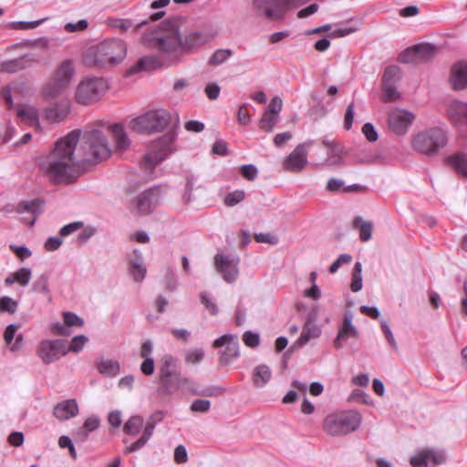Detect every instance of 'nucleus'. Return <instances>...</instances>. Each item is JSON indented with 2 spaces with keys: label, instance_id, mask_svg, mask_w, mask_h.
I'll return each mask as SVG.
<instances>
[{
  "label": "nucleus",
  "instance_id": "1",
  "mask_svg": "<svg viewBox=\"0 0 467 467\" xmlns=\"http://www.w3.org/2000/svg\"><path fill=\"white\" fill-rule=\"evenodd\" d=\"M80 130H75L59 139L54 149L38 159L40 170L55 183H70L78 176L83 163L78 144Z\"/></svg>",
  "mask_w": 467,
  "mask_h": 467
},
{
  "label": "nucleus",
  "instance_id": "2",
  "mask_svg": "<svg viewBox=\"0 0 467 467\" xmlns=\"http://www.w3.org/2000/svg\"><path fill=\"white\" fill-rule=\"evenodd\" d=\"M181 22L182 18L180 17L165 21L161 30L166 39L160 40L162 48L168 52L170 59L179 63L190 50L203 46L215 37V34L201 30H189L182 36L180 34Z\"/></svg>",
  "mask_w": 467,
  "mask_h": 467
},
{
  "label": "nucleus",
  "instance_id": "3",
  "mask_svg": "<svg viewBox=\"0 0 467 467\" xmlns=\"http://www.w3.org/2000/svg\"><path fill=\"white\" fill-rule=\"evenodd\" d=\"M77 77L76 64L71 59L58 63L48 79L44 82L39 90V96L45 100H53L62 97L70 89Z\"/></svg>",
  "mask_w": 467,
  "mask_h": 467
},
{
  "label": "nucleus",
  "instance_id": "4",
  "mask_svg": "<svg viewBox=\"0 0 467 467\" xmlns=\"http://www.w3.org/2000/svg\"><path fill=\"white\" fill-rule=\"evenodd\" d=\"M126 55L127 46L124 41L109 39L88 48L84 61L88 67H106L120 63Z\"/></svg>",
  "mask_w": 467,
  "mask_h": 467
},
{
  "label": "nucleus",
  "instance_id": "5",
  "mask_svg": "<svg viewBox=\"0 0 467 467\" xmlns=\"http://www.w3.org/2000/svg\"><path fill=\"white\" fill-rule=\"evenodd\" d=\"M79 141L78 151L83 163H96L106 160L111 154L108 140L100 130H86Z\"/></svg>",
  "mask_w": 467,
  "mask_h": 467
},
{
  "label": "nucleus",
  "instance_id": "6",
  "mask_svg": "<svg viewBox=\"0 0 467 467\" xmlns=\"http://www.w3.org/2000/svg\"><path fill=\"white\" fill-rule=\"evenodd\" d=\"M161 39H166L161 30L155 33L145 34L142 36V44L149 48L158 51L159 56H146L141 57L136 65V71L169 67L179 63L178 61H171L170 59L168 52L165 51V49L162 48V45H161Z\"/></svg>",
  "mask_w": 467,
  "mask_h": 467
},
{
  "label": "nucleus",
  "instance_id": "7",
  "mask_svg": "<svg viewBox=\"0 0 467 467\" xmlns=\"http://www.w3.org/2000/svg\"><path fill=\"white\" fill-rule=\"evenodd\" d=\"M109 88V86L106 78L87 76L76 85L73 99L78 104L89 106L99 101Z\"/></svg>",
  "mask_w": 467,
  "mask_h": 467
},
{
  "label": "nucleus",
  "instance_id": "8",
  "mask_svg": "<svg viewBox=\"0 0 467 467\" xmlns=\"http://www.w3.org/2000/svg\"><path fill=\"white\" fill-rule=\"evenodd\" d=\"M171 119V116L167 109H152L132 119L129 128L137 132H161L168 127Z\"/></svg>",
  "mask_w": 467,
  "mask_h": 467
},
{
  "label": "nucleus",
  "instance_id": "9",
  "mask_svg": "<svg viewBox=\"0 0 467 467\" xmlns=\"http://www.w3.org/2000/svg\"><path fill=\"white\" fill-rule=\"evenodd\" d=\"M360 423L361 415L358 411L348 410L327 416L323 429L331 436H341L355 431Z\"/></svg>",
  "mask_w": 467,
  "mask_h": 467
},
{
  "label": "nucleus",
  "instance_id": "10",
  "mask_svg": "<svg viewBox=\"0 0 467 467\" xmlns=\"http://www.w3.org/2000/svg\"><path fill=\"white\" fill-rule=\"evenodd\" d=\"M446 131L438 127L431 128L418 133L413 140V148L425 154L436 153L447 144Z\"/></svg>",
  "mask_w": 467,
  "mask_h": 467
},
{
  "label": "nucleus",
  "instance_id": "11",
  "mask_svg": "<svg viewBox=\"0 0 467 467\" xmlns=\"http://www.w3.org/2000/svg\"><path fill=\"white\" fill-rule=\"evenodd\" d=\"M177 361L174 357L165 354L161 358L160 380L161 382V390L164 393L171 394L182 386L190 383L188 378H181L175 374Z\"/></svg>",
  "mask_w": 467,
  "mask_h": 467
},
{
  "label": "nucleus",
  "instance_id": "12",
  "mask_svg": "<svg viewBox=\"0 0 467 467\" xmlns=\"http://www.w3.org/2000/svg\"><path fill=\"white\" fill-rule=\"evenodd\" d=\"M291 0H252L251 12L259 19L280 21L289 11L287 4Z\"/></svg>",
  "mask_w": 467,
  "mask_h": 467
},
{
  "label": "nucleus",
  "instance_id": "13",
  "mask_svg": "<svg viewBox=\"0 0 467 467\" xmlns=\"http://www.w3.org/2000/svg\"><path fill=\"white\" fill-rule=\"evenodd\" d=\"M171 152V141L169 138H161L153 141L149 151L140 161V167L148 175H150L154 168L159 165Z\"/></svg>",
  "mask_w": 467,
  "mask_h": 467
},
{
  "label": "nucleus",
  "instance_id": "14",
  "mask_svg": "<svg viewBox=\"0 0 467 467\" xmlns=\"http://www.w3.org/2000/svg\"><path fill=\"white\" fill-rule=\"evenodd\" d=\"M161 189L159 187L150 188L133 200L130 204V211L133 214L146 215L152 212L153 208L160 202Z\"/></svg>",
  "mask_w": 467,
  "mask_h": 467
},
{
  "label": "nucleus",
  "instance_id": "15",
  "mask_svg": "<svg viewBox=\"0 0 467 467\" xmlns=\"http://www.w3.org/2000/svg\"><path fill=\"white\" fill-rule=\"evenodd\" d=\"M416 119L411 110L403 108H393L388 116V127L396 135H404L408 132Z\"/></svg>",
  "mask_w": 467,
  "mask_h": 467
},
{
  "label": "nucleus",
  "instance_id": "16",
  "mask_svg": "<svg viewBox=\"0 0 467 467\" xmlns=\"http://www.w3.org/2000/svg\"><path fill=\"white\" fill-rule=\"evenodd\" d=\"M313 145V140H306L298 144L291 153L283 161V168L286 171L301 172L307 164L308 149Z\"/></svg>",
  "mask_w": 467,
  "mask_h": 467
},
{
  "label": "nucleus",
  "instance_id": "17",
  "mask_svg": "<svg viewBox=\"0 0 467 467\" xmlns=\"http://www.w3.org/2000/svg\"><path fill=\"white\" fill-rule=\"evenodd\" d=\"M67 353V345L64 340H43L37 348V355L45 364H50Z\"/></svg>",
  "mask_w": 467,
  "mask_h": 467
},
{
  "label": "nucleus",
  "instance_id": "18",
  "mask_svg": "<svg viewBox=\"0 0 467 467\" xmlns=\"http://www.w3.org/2000/svg\"><path fill=\"white\" fill-rule=\"evenodd\" d=\"M213 348H219L225 346L222 351L219 361L222 365H227L239 356V343L236 336L226 334L215 339L213 343Z\"/></svg>",
  "mask_w": 467,
  "mask_h": 467
},
{
  "label": "nucleus",
  "instance_id": "19",
  "mask_svg": "<svg viewBox=\"0 0 467 467\" xmlns=\"http://www.w3.org/2000/svg\"><path fill=\"white\" fill-rule=\"evenodd\" d=\"M238 263L239 259L236 256L218 254L214 257L216 270L223 275L227 283H232L237 278Z\"/></svg>",
  "mask_w": 467,
  "mask_h": 467
},
{
  "label": "nucleus",
  "instance_id": "20",
  "mask_svg": "<svg viewBox=\"0 0 467 467\" xmlns=\"http://www.w3.org/2000/svg\"><path fill=\"white\" fill-rule=\"evenodd\" d=\"M358 332L357 327L353 325V313L347 311L344 315L343 323L338 329L337 337L334 339V346L336 348H342V340L353 337L357 338Z\"/></svg>",
  "mask_w": 467,
  "mask_h": 467
},
{
  "label": "nucleus",
  "instance_id": "21",
  "mask_svg": "<svg viewBox=\"0 0 467 467\" xmlns=\"http://www.w3.org/2000/svg\"><path fill=\"white\" fill-rule=\"evenodd\" d=\"M43 211V202L36 199L27 202H20L16 207V212L19 213H27L28 217H24L23 221L28 223L30 226L34 225L36 217Z\"/></svg>",
  "mask_w": 467,
  "mask_h": 467
},
{
  "label": "nucleus",
  "instance_id": "22",
  "mask_svg": "<svg viewBox=\"0 0 467 467\" xmlns=\"http://www.w3.org/2000/svg\"><path fill=\"white\" fill-rule=\"evenodd\" d=\"M16 114L20 119L28 125L40 129L38 109L30 104H21L16 108Z\"/></svg>",
  "mask_w": 467,
  "mask_h": 467
},
{
  "label": "nucleus",
  "instance_id": "23",
  "mask_svg": "<svg viewBox=\"0 0 467 467\" xmlns=\"http://www.w3.org/2000/svg\"><path fill=\"white\" fill-rule=\"evenodd\" d=\"M450 120L456 126L467 123V103L459 100L451 101L448 106Z\"/></svg>",
  "mask_w": 467,
  "mask_h": 467
},
{
  "label": "nucleus",
  "instance_id": "24",
  "mask_svg": "<svg viewBox=\"0 0 467 467\" xmlns=\"http://www.w3.org/2000/svg\"><path fill=\"white\" fill-rule=\"evenodd\" d=\"M38 62L39 59L36 56L26 54L20 57L5 62L2 67L5 71L12 73L23 70Z\"/></svg>",
  "mask_w": 467,
  "mask_h": 467
},
{
  "label": "nucleus",
  "instance_id": "25",
  "mask_svg": "<svg viewBox=\"0 0 467 467\" xmlns=\"http://www.w3.org/2000/svg\"><path fill=\"white\" fill-rule=\"evenodd\" d=\"M450 82L455 90L467 88V63L459 62L452 67Z\"/></svg>",
  "mask_w": 467,
  "mask_h": 467
},
{
  "label": "nucleus",
  "instance_id": "26",
  "mask_svg": "<svg viewBox=\"0 0 467 467\" xmlns=\"http://www.w3.org/2000/svg\"><path fill=\"white\" fill-rule=\"evenodd\" d=\"M78 406L76 400H67L59 402L55 408L53 414L59 420H67L77 416Z\"/></svg>",
  "mask_w": 467,
  "mask_h": 467
},
{
  "label": "nucleus",
  "instance_id": "27",
  "mask_svg": "<svg viewBox=\"0 0 467 467\" xmlns=\"http://www.w3.org/2000/svg\"><path fill=\"white\" fill-rule=\"evenodd\" d=\"M109 130L111 132L115 141L116 150L122 152L130 147V139L121 124L117 123L110 125L109 126Z\"/></svg>",
  "mask_w": 467,
  "mask_h": 467
},
{
  "label": "nucleus",
  "instance_id": "28",
  "mask_svg": "<svg viewBox=\"0 0 467 467\" xmlns=\"http://www.w3.org/2000/svg\"><path fill=\"white\" fill-rule=\"evenodd\" d=\"M45 117L52 122H60L66 119L69 114V106L63 103H56L45 109Z\"/></svg>",
  "mask_w": 467,
  "mask_h": 467
},
{
  "label": "nucleus",
  "instance_id": "29",
  "mask_svg": "<svg viewBox=\"0 0 467 467\" xmlns=\"http://www.w3.org/2000/svg\"><path fill=\"white\" fill-rule=\"evenodd\" d=\"M448 163L458 175L467 178V155L465 153L458 152L449 157Z\"/></svg>",
  "mask_w": 467,
  "mask_h": 467
},
{
  "label": "nucleus",
  "instance_id": "30",
  "mask_svg": "<svg viewBox=\"0 0 467 467\" xmlns=\"http://www.w3.org/2000/svg\"><path fill=\"white\" fill-rule=\"evenodd\" d=\"M321 334V329L318 326L314 324L311 320H308L303 328V331L296 340V345L298 346H304L306 345L310 339L312 338H317Z\"/></svg>",
  "mask_w": 467,
  "mask_h": 467
},
{
  "label": "nucleus",
  "instance_id": "31",
  "mask_svg": "<svg viewBox=\"0 0 467 467\" xmlns=\"http://www.w3.org/2000/svg\"><path fill=\"white\" fill-rule=\"evenodd\" d=\"M272 372L266 365H258L253 372V382L255 387H263L271 379Z\"/></svg>",
  "mask_w": 467,
  "mask_h": 467
},
{
  "label": "nucleus",
  "instance_id": "32",
  "mask_svg": "<svg viewBox=\"0 0 467 467\" xmlns=\"http://www.w3.org/2000/svg\"><path fill=\"white\" fill-rule=\"evenodd\" d=\"M134 254H136V258L130 261V271L134 280L140 283L146 275L147 269L143 265L141 254L137 251H135Z\"/></svg>",
  "mask_w": 467,
  "mask_h": 467
},
{
  "label": "nucleus",
  "instance_id": "33",
  "mask_svg": "<svg viewBox=\"0 0 467 467\" xmlns=\"http://www.w3.org/2000/svg\"><path fill=\"white\" fill-rule=\"evenodd\" d=\"M108 24L115 28L118 29L120 33L126 32L128 29L134 26L133 23L130 19H121V18H110L108 20ZM148 24L147 20H143L137 25H135L136 30L140 29L141 26Z\"/></svg>",
  "mask_w": 467,
  "mask_h": 467
},
{
  "label": "nucleus",
  "instance_id": "34",
  "mask_svg": "<svg viewBox=\"0 0 467 467\" xmlns=\"http://www.w3.org/2000/svg\"><path fill=\"white\" fill-rule=\"evenodd\" d=\"M353 227L358 229L359 238L362 242H368L371 238L373 223L364 222L361 217H356L353 220Z\"/></svg>",
  "mask_w": 467,
  "mask_h": 467
},
{
  "label": "nucleus",
  "instance_id": "35",
  "mask_svg": "<svg viewBox=\"0 0 467 467\" xmlns=\"http://www.w3.org/2000/svg\"><path fill=\"white\" fill-rule=\"evenodd\" d=\"M144 424V420L141 416H131L124 424L123 431L129 435H137Z\"/></svg>",
  "mask_w": 467,
  "mask_h": 467
},
{
  "label": "nucleus",
  "instance_id": "36",
  "mask_svg": "<svg viewBox=\"0 0 467 467\" xmlns=\"http://www.w3.org/2000/svg\"><path fill=\"white\" fill-rule=\"evenodd\" d=\"M152 434H153V432H152L151 426H150L148 428H144L142 435L139 438L138 441H136L135 442H133L132 444L128 446L124 450V453H130V452H133V451H139L140 449H141L143 446H145V444L150 439Z\"/></svg>",
  "mask_w": 467,
  "mask_h": 467
},
{
  "label": "nucleus",
  "instance_id": "37",
  "mask_svg": "<svg viewBox=\"0 0 467 467\" xmlns=\"http://www.w3.org/2000/svg\"><path fill=\"white\" fill-rule=\"evenodd\" d=\"M343 148L340 145L333 147L327 151L326 164L330 166H340L343 164Z\"/></svg>",
  "mask_w": 467,
  "mask_h": 467
},
{
  "label": "nucleus",
  "instance_id": "38",
  "mask_svg": "<svg viewBox=\"0 0 467 467\" xmlns=\"http://www.w3.org/2000/svg\"><path fill=\"white\" fill-rule=\"evenodd\" d=\"M233 55V51L229 48H220L215 50L209 58V65L219 66L224 63Z\"/></svg>",
  "mask_w": 467,
  "mask_h": 467
},
{
  "label": "nucleus",
  "instance_id": "39",
  "mask_svg": "<svg viewBox=\"0 0 467 467\" xmlns=\"http://www.w3.org/2000/svg\"><path fill=\"white\" fill-rule=\"evenodd\" d=\"M99 372L109 377H114L119 372V364L115 360H102L99 366Z\"/></svg>",
  "mask_w": 467,
  "mask_h": 467
},
{
  "label": "nucleus",
  "instance_id": "40",
  "mask_svg": "<svg viewBox=\"0 0 467 467\" xmlns=\"http://www.w3.org/2000/svg\"><path fill=\"white\" fill-rule=\"evenodd\" d=\"M383 89L382 101H395L400 98V93L396 88V84L381 83Z\"/></svg>",
  "mask_w": 467,
  "mask_h": 467
},
{
  "label": "nucleus",
  "instance_id": "41",
  "mask_svg": "<svg viewBox=\"0 0 467 467\" xmlns=\"http://www.w3.org/2000/svg\"><path fill=\"white\" fill-rule=\"evenodd\" d=\"M417 54L419 55L420 61H425L436 54V47L431 44L416 45Z\"/></svg>",
  "mask_w": 467,
  "mask_h": 467
},
{
  "label": "nucleus",
  "instance_id": "42",
  "mask_svg": "<svg viewBox=\"0 0 467 467\" xmlns=\"http://www.w3.org/2000/svg\"><path fill=\"white\" fill-rule=\"evenodd\" d=\"M362 265L359 262H357L354 265L353 273H352V281L350 284V289L353 292H358L362 288Z\"/></svg>",
  "mask_w": 467,
  "mask_h": 467
},
{
  "label": "nucleus",
  "instance_id": "43",
  "mask_svg": "<svg viewBox=\"0 0 467 467\" xmlns=\"http://www.w3.org/2000/svg\"><path fill=\"white\" fill-rule=\"evenodd\" d=\"M277 121L278 116L265 112L259 121V128L265 132H271Z\"/></svg>",
  "mask_w": 467,
  "mask_h": 467
},
{
  "label": "nucleus",
  "instance_id": "44",
  "mask_svg": "<svg viewBox=\"0 0 467 467\" xmlns=\"http://www.w3.org/2000/svg\"><path fill=\"white\" fill-rule=\"evenodd\" d=\"M205 352L202 348H191L185 352V362L188 364H199L204 358Z\"/></svg>",
  "mask_w": 467,
  "mask_h": 467
},
{
  "label": "nucleus",
  "instance_id": "45",
  "mask_svg": "<svg viewBox=\"0 0 467 467\" xmlns=\"http://www.w3.org/2000/svg\"><path fill=\"white\" fill-rule=\"evenodd\" d=\"M400 69L397 66L388 67L382 76L381 83L396 84L400 79Z\"/></svg>",
  "mask_w": 467,
  "mask_h": 467
},
{
  "label": "nucleus",
  "instance_id": "46",
  "mask_svg": "<svg viewBox=\"0 0 467 467\" xmlns=\"http://www.w3.org/2000/svg\"><path fill=\"white\" fill-rule=\"evenodd\" d=\"M32 272L29 268L23 267L14 273L16 283H18L22 286L28 285L31 279Z\"/></svg>",
  "mask_w": 467,
  "mask_h": 467
},
{
  "label": "nucleus",
  "instance_id": "47",
  "mask_svg": "<svg viewBox=\"0 0 467 467\" xmlns=\"http://www.w3.org/2000/svg\"><path fill=\"white\" fill-rule=\"evenodd\" d=\"M88 337H85L84 335H78V336H76L74 337L72 339H71V342L68 346V348H67V352L68 351H71V352H79L83 348H84V345L88 342Z\"/></svg>",
  "mask_w": 467,
  "mask_h": 467
},
{
  "label": "nucleus",
  "instance_id": "48",
  "mask_svg": "<svg viewBox=\"0 0 467 467\" xmlns=\"http://www.w3.org/2000/svg\"><path fill=\"white\" fill-rule=\"evenodd\" d=\"M400 59L403 63H417L420 62L419 55L417 54L416 46L406 49L400 54Z\"/></svg>",
  "mask_w": 467,
  "mask_h": 467
},
{
  "label": "nucleus",
  "instance_id": "49",
  "mask_svg": "<svg viewBox=\"0 0 467 467\" xmlns=\"http://www.w3.org/2000/svg\"><path fill=\"white\" fill-rule=\"evenodd\" d=\"M17 309V302L9 296L0 298V311H6L14 314Z\"/></svg>",
  "mask_w": 467,
  "mask_h": 467
},
{
  "label": "nucleus",
  "instance_id": "50",
  "mask_svg": "<svg viewBox=\"0 0 467 467\" xmlns=\"http://www.w3.org/2000/svg\"><path fill=\"white\" fill-rule=\"evenodd\" d=\"M47 18L35 20V21H18L15 22L12 25V28L16 30H27V29H33L37 27L39 25H41L44 21H46Z\"/></svg>",
  "mask_w": 467,
  "mask_h": 467
},
{
  "label": "nucleus",
  "instance_id": "51",
  "mask_svg": "<svg viewBox=\"0 0 467 467\" xmlns=\"http://www.w3.org/2000/svg\"><path fill=\"white\" fill-rule=\"evenodd\" d=\"M64 323L67 326V327H82L83 326V319L77 316L74 313L71 312H64Z\"/></svg>",
  "mask_w": 467,
  "mask_h": 467
},
{
  "label": "nucleus",
  "instance_id": "52",
  "mask_svg": "<svg viewBox=\"0 0 467 467\" xmlns=\"http://www.w3.org/2000/svg\"><path fill=\"white\" fill-rule=\"evenodd\" d=\"M244 192L243 191H234L226 195L224 202L227 206H234L241 202L244 199Z\"/></svg>",
  "mask_w": 467,
  "mask_h": 467
},
{
  "label": "nucleus",
  "instance_id": "53",
  "mask_svg": "<svg viewBox=\"0 0 467 467\" xmlns=\"http://www.w3.org/2000/svg\"><path fill=\"white\" fill-rule=\"evenodd\" d=\"M241 173L244 178L248 181H254L257 177L258 171L257 168L253 164H244L241 166Z\"/></svg>",
  "mask_w": 467,
  "mask_h": 467
},
{
  "label": "nucleus",
  "instance_id": "54",
  "mask_svg": "<svg viewBox=\"0 0 467 467\" xmlns=\"http://www.w3.org/2000/svg\"><path fill=\"white\" fill-rule=\"evenodd\" d=\"M351 260L352 256L350 254H340L338 258L335 262H333L329 266V272L331 274H335L342 265L349 264Z\"/></svg>",
  "mask_w": 467,
  "mask_h": 467
},
{
  "label": "nucleus",
  "instance_id": "55",
  "mask_svg": "<svg viewBox=\"0 0 467 467\" xmlns=\"http://www.w3.org/2000/svg\"><path fill=\"white\" fill-rule=\"evenodd\" d=\"M88 22L86 19H81L77 23H67L65 25V31L68 33H73L77 31H84L88 28Z\"/></svg>",
  "mask_w": 467,
  "mask_h": 467
},
{
  "label": "nucleus",
  "instance_id": "56",
  "mask_svg": "<svg viewBox=\"0 0 467 467\" xmlns=\"http://www.w3.org/2000/svg\"><path fill=\"white\" fill-rule=\"evenodd\" d=\"M428 461L434 464H441L446 461V454L441 451L426 450Z\"/></svg>",
  "mask_w": 467,
  "mask_h": 467
},
{
  "label": "nucleus",
  "instance_id": "57",
  "mask_svg": "<svg viewBox=\"0 0 467 467\" xmlns=\"http://www.w3.org/2000/svg\"><path fill=\"white\" fill-rule=\"evenodd\" d=\"M410 463L413 467H427L429 461L426 450L420 451V453L412 457L410 459Z\"/></svg>",
  "mask_w": 467,
  "mask_h": 467
},
{
  "label": "nucleus",
  "instance_id": "58",
  "mask_svg": "<svg viewBox=\"0 0 467 467\" xmlns=\"http://www.w3.org/2000/svg\"><path fill=\"white\" fill-rule=\"evenodd\" d=\"M211 402L208 400H196L191 405V410L194 412H206L210 410Z\"/></svg>",
  "mask_w": 467,
  "mask_h": 467
},
{
  "label": "nucleus",
  "instance_id": "59",
  "mask_svg": "<svg viewBox=\"0 0 467 467\" xmlns=\"http://www.w3.org/2000/svg\"><path fill=\"white\" fill-rule=\"evenodd\" d=\"M243 340L247 347L255 348L260 343L259 335L251 331H246L243 336Z\"/></svg>",
  "mask_w": 467,
  "mask_h": 467
},
{
  "label": "nucleus",
  "instance_id": "60",
  "mask_svg": "<svg viewBox=\"0 0 467 467\" xmlns=\"http://www.w3.org/2000/svg\"><path fill=\"white\" fill-rule=\"evenodd\" d=\"M221 88L217 83H209L204 88L205 95L211 100L216 99L220 95Z\"/></svg>",
  "mask_w": 467,
  "mask_h": 467
},
{
  "label": "nucleus",
  "instance_id": "61",
  "mask_svg": "<svg viewBox=\"0 0 467 467\" xmlns=\"http://www.w3.org/2000/svg\"><path fill=\"white\" fill-rule=\"evenodd\" d=\"M362 132L370 142H374L378 140V133L371 123H365L362 127Z\"/></svg>",
  "mask_w": 467,
  "mask_h": 467
},
{
  "label": "nucleus",
  "instance_id": "62",
  "mask_svg": "<svg viewBox=\"0 0 467 467\" xmlns=\"http://www.w3.org/2000/svg\"><path fill=\"white\" fill-rule=\"evenodd\" d=\"M283 106L282 99L279 97H275L270 101L266 113L275 114V116H278V113L281 111Z\"/></svg>",
  "mask_w": 467,
  "mask_h": 467
},
{
  "label": "nucleus",
  "instance_id": "63",
  "mask_svg": "<svg viewBox=\"0 0 467 467\" xmlns=\"http://www.w3.org/2000/svg\"><path fill=\"white\" fill-rule=\"evenodd\" d=\"M201 301L212 315H217L218 307L206 293L201 294Z\"/></svg>",
  "mask_w": 467,
  "mask_h": 467
},
{
  "label": "nucleus",
  "instance_id": "64",
  "mask_svg": "<svg viewBox=\"0 0 467 467\" xmlns=\"http://www.w3.org/2000/svg\"><path fill=\"white\" fill-rule=\"evenodd\" d=\"M10 249L16 254V255L21 260H25L31 256V251L25 245L17 246L11 244Z\"/></svg>",
  "mask_w": 467,
  "mask_h": 467
}]
</instances>
